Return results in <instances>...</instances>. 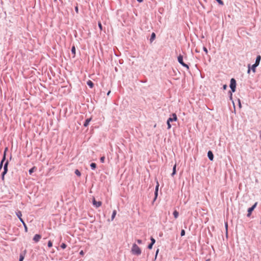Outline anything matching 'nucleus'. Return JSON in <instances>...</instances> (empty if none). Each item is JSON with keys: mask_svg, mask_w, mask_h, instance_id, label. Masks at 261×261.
I'll use <instances>...</instances> for the list:
<instances>
[{"mask_svg": "<svg viewBox=\"0 0 261 261\" xmlns=\"http://www.w3.org/2000/svg\"><path fill=\"white\" fill-rule=\"evenodd\" d=\"M131 252L133 254L136 255H139L141 254V249L138 247V246L136 244H133Z\"/></svg>", "mask_w": 261, "mask_h": 261, "instance_id": "f257e3e1", "label": "nucleus"}, {"mask_svg": "<svg viewBox=\"0 0 261 261\" xmlns=\"http://www.w3.org/2000/svg\"><path fill=\"white\" fill-rule=\"evenodd\" d=\"M236 85L237 83L236 80L234 78L231 79L229 85L230 88L231 89L230 91H232V92H234L236 91Z\"/></svg>", "mask_w": 261, "mask_h": 261, "instance_id": "f03ea898", "label": "nucleus"}, {"mask_svg": "<svg viewBox=\"0 0 261 261\" xmlns=\"http://www.w3.org/2000/svg\"><path fill=\"white\" fill-rule=\"evenodd\" d=\"M177 61L178 63L181 65L183 67H186L188 70L189 69V66L188 64L185 63L183 61V56L181 55H179L177 57Z\"/></svg>", "mask_w": 261, "mask_h": 261, "instance_id": "7ed1b4c3", "label": "nucleus"}, {"mask_svg": "<svg viewBox=\"0 0 261 261\" xmlns=\"http://www.w3.org/2000/svg\"><path fill=\"white\" fill-rule=\"evenodd\" d=\"M257 205V202H255L252 206H251L250 207H249L248 210H247V212H248V214L247 215V216L248 217H249L252 212L253 211V210L255 208V207H256Z\"/></svg>", "mask_w": 261, "mask_h": 261, "instance_id": "20e7f679", "label": "nucleus"}, {"mask_svg": "<svg viewBox=\"0 0 261 261\" xmlns=\"http://www.w3.org/2000/svg\"><path fill=\"white\" fill-rule=\"evenodd\" d=\"M177 120V117L175 113H172L170 117L168 119L167 121L168 122H172L173 121H176Z\"/></svg>", "mask_w": 261, "mask_h": 261, "instance_id": "39448f33", "label": "nucleus"}, {"mask_svg": "<svg viewBox=\"0 0 261 261\" xmlns=\"http://www.w3.org/2000/svg\"><path fill=\"white\" fill-rule=\"evenodd\" d=\"M92 203H93V205L95 207H96V208L99 207L102 204V202L101 201H96V200H95V199L94 198H93V199Z\"/></svg>", "mask_w": 261, "mask_h": 261, "instance_id": "423d86ee", "label": "nucleus"}, {"mask_svg": "<svg viewBox=\"0 0 261 261\" xmlns=\"http://www.w3.org/2000/svg\"><path fill=\"white\" fill-rule=\"evenodd\" d=\"M258 66V65H256V64H254L252 65L251 68H250V65H248V69L247 71L248 73H250L251 69L253 71V72H255L256 70V68Z\"/></svg>", "mask_w": 261, "mask_h": 261, "instance_id": "0eeeda50", "label": "nucleus"}, {"mask_svg": "<svg viewBox=\"0 0 261 261\" xmlns=\"http://www.w3.org/2000/svg\"><path fill=\"white\" fill-rule=\"evenodd\" d=\"M207 157L210 161H212L214 160V154L211 150H209L207 152Z\"/></svg>", "mask_w": 261, "mask_h": 261, "instance_id": "6e6552de", "label": "nucleus"}, {"mask_svg": "<svg viewBox=\"0 0 261 261\" xmlns=\"http://www.w3.org/2000/svg\"><path fill=\"white\" fill-rule=\"evenodd\" d=\"M41 238V236L39 234H36L33 237V241L35 242H38Z\"/></svg>", "mask_w": 261, "mask_h": 261, "instance_id": "1a4fd4ad", "label": "nucleus"}, {"mask_svg": "<svg viewBox=\"0 0 261 261\" xmlns=\"http://www.w3.org/2000/svg\"><path fill=\"white\" fill-rule=\"evenodd\" d=\"M16 215L17 216V217L19 218V220L22 222V223H23V222H24L23 221V220L21 218V216H22V214H21V211H18L16 212Z\"/></svg>", "mask_w": 261, "mask_h": 261, "instance_id": "9d476101", "label": "nucleus"}, {"mask_svg": "<svg viewBox=\"0 0 261 261\" xmlns=\"http://www.w3.org/2000/svg\"><path fill=\"white\" fill-rule=\"evenodd\" d=\"M8 165H9V161L7 160L4 165V170L3 171L8 172Z\"/></svg>", "mask_w": 261, "mask_h": 261, "instance_id": "9b49d317", "label": "nucleus"}, {"mask_svg": "<svg viewBox=\"0 0 261 261\" xmlns=\"http://www.w3.org/2000/svg\"><path fill=\"white\" fill-rule=\"evenodd\" d=\"M25 253H26V250H24L23 252H22L20 254L19 261H23V259L24 258Z\"/></svg>", "mask_w": 261, "mask_h": 261, "instance_id": "f8f14e48", "label": "nucleus"}, {"mask_svg": "<svg viewBox=\"0 0 261 261\" xmlns=\"http://www.w3.org/2000/svg\"><path fill=\"white\" fill-rule=\"evenodd\" d=\"M155 37H156V35H155V33L152 32L151 34L150 38L149 39L150 42L152 43L155 39Z\"/></svg>", "mask_w": 261, "mask_h": 261, "instance_id": "ddd939ff", "label": "nucleus"}, {"mask_svg": "<svg viewBox=\"0 0 261 261\" xmlns=\"http://www.w3.org/2000/svg\"><path fill=\"white\" fill-rule=\"evenodd\" d=\"M91 118H90L86 119L84 123V124H83L84 126L87 127L89 125V123L91 121Z\"/></svg>", "mask_w": 261, "mask_h": 261, "instance_id": "4468645a", "label": "nucleus"}, {"mask_svg": "<svg viewBox=\"0 0 261 261\" xmlns=\"http://www.w3.org/2000/svg\"><path fill=\"white\" fill-rule=\"evenodd\" d=\"M260 60H261V56L260 55L257 56L254 64H256V65H259Z\"/></svg>", "mask_w": 261, "mask_h": 261, "instance_id": "2eb2a0df", "label": "nucleus"}, {"mask_svg": "<svg viewBox=\"0 0 261 261\" xmlns=\"http://www.w3.org/2000/svg\"><path fill=\"white\" fill-rule=\"evenodd\" d=\"M87 85L90 88H92L94 87V83L91 80H88L87 82Z\"/></svg>", "mask_w": 261, "mask_h": 261, "instance_id": "dca6fc26", "label": "nucleus"}, {"mask_svg": "<svg viewBox=\"0 0 261 261\" xmlns=\"http://www.w3.org/2000/svg\"><path fill=\"white\" fill-rule=\"evenodd\" d=\"M36 167H33L29 169V173L30 175H31L35 170H36Z\"/></svg>", "mask_w": 261, "mask_h": 261, "instance_id": "f3484780", "label": "nucleus"}, {"mask_svg": "<svg viewBox=\"0 0 261 261\" xmlns=\"http://www.w3.org/2000/svg\"><path fill=\"white\" fill-rule=\"evenodd\" d=\"M90 166L92 170H95L97 166L96 164L95 163H91Z\"/></svg>", "mask_w": 261, "mask_h": 261, "instance_id": "a211bd4d", "label": "nucleus"}, {"mask_svg": "<svg viewBox=\"0 0 261 261\" xmlns=\"http://www.w3.org/2000/svg\"><path fill=\"white\" fill-rule=\"evenodd\" d=\"M176 165L175 164V165H174V166L173 167V171H172V173H171L172 176H173L176 174Z\"/></svg>", "mask_w": 261, "mask_h": 261, "instance_id": "6ab92c4d", "label": "nucleus"}, {"mask_svg": "<svg viewBox=\"0 0 261 261\" xmlns=\"http://www.w3.org/2000/svg\"><path fill=\"white\" fill-rule=\"evenodd\" d=\"M71 51V53L74 55V56H75V53H76V49L74 45L72 46Z\"/></svg>", "mask_w": 261, "mask_h": 261, "instance_id": "aec40b11", "label": "nucleus"}, {"mask_svg": "<svg viewBox=\"0 0 261 261\" xmlns=\"http://www.w3.org/2000/svg\"><path fill=\"white\" fill-rule=\"evenodd\" d=\"M173 215L174 216V217L175 219H176L178 217L179 213H178V212L176 210H174L173 213Z\"/></svg>", "mask_w": 261, "mask_h": 261, "instance_id": "412c9836", "label": "nucleus"}, {"mask_svg": "<svg viewBox=\"0 0 261 261\" xmlns=\"http://www.w3.org/2000/svg\"><path fill=\"white\" fill-rule=\"evenodd\" d=\"M117 214V212L116 210H114L112 213V215L111 216V220H113V219L115 218L116 215Z\"/></svg>", "mask_w": 261, "mask_h": 261, "instance_id": "4be33fe9", "label": "nucleus"}, {"mask_svg": "<svg viewBox=\"0 0 261 261\" xmlns=\"http://www.w3.org/2000/svg\"><path fill=\"white\" fill-rule=\"evenodd\" d=\"M7 173V172H4V171H3L2 174H1V178L3 180H4L5 179V175Z\"/></svg>", "mask_w": 261, "mask_h": 261, "instance_id": "5701e85b", "label": "nucleus"}, {"mask_svg": "<svg viewBox=\"0 0 261 261\" xmlns=\"http://www.w3.org/2000/svg\"><path fill=\"white\" fill-rule=\"evenodd\" d=\"M74 173L78 176H80L81 175V173L78 169H76Z\"/></svg>", "mask_w": 261, "mask_h": 261, "instance_id": "b1692460", "label": "nucleus"}, {"mask_svg": "<svg viewBox=\"0 0 261 261\" xmlns=\"http://www.w3.org/2000/svg\"><path fill=\"white\" fill-rule=\"evenodd\" d=\"M158 191H154V199H153V201L156 200V199L157 198V197H158Z\"/></svg>", "mask_w": 261, "mask_h": 261, "instance_id": "393cba45", "label": "nucleus"}, {"mask_svg": "<svg viewBox=\"0 0 261 261\" xmlns=\"http://www.w3.org/2000/svg\"><path fill=\"white\" fill-rule=\"evenodd\" d=\"M225 227L226 229V236H227V233H228V223H227V222H226L225 223Z\"/></svg>", "mask_w": 261, "mask_h": 261, "instance_id": "a878e982", "label": "nucleus"}, {"mask_svg": "<svg viewBox=\"0 0 261 261\" xmlns=\"http://www.w3.org/2000/svg\"><path fill=\"white\" fill-rule=\"evenodd\" d=\"M150 241H151V244H152L153 245H154L155 243V240L152 237H150Z\"/></svg>", "mask_w": 261, "mask_h": 261, "instance_id": "bb28decb", "label": "nucleus"}, {"mask_svg": "<svg viewBox=\"0 0 261 261\" xmlns=\"http://www.w3.org/2000/svg\"><path fill=\"white\" fill-rule=\"evenodd\" d=\"M60 247H61V248H62L63 249H65V248H66L67 245H66V244L65 243H62V244H61V246H60Z\"/></svg>", "mask_w": 261, "mask_h": 261, "instance_id": "cd10ccee", "label": "nucleus"}, {"mask_svg": "<svg viewBox=\"0 0 261 261\" xmlns=\"http://www.w3.org/2000/svg\"><path fill=\"white\" fill-rule=\"evenodd\" d=\"M47 246L48 247H51L53 246V242L49 240L48 241Z\"/></svg>", "mask_w": 261, "mask_h": 261, "instance_id": "c85d7f7f", "label": "nucleus"}, {"mask_svg": "<svg viewBox=\"0 0 261 261\" xmlns=\"http://www.w3.org/2000/svg\"><path fill=\"white\" fill-rule=\"evenodd\" d=\"M215 1H217L219 3V5H222V6L224 5V3L222 0H215Z\"/></svg>", "mask_w": 261, "mask_h": 261, "instance_id": "c756f323", "label": "nucleus"}, {"mask_svg": "<svg viewBox=\"0 0 261 261\" xmlns=\"http://www.w3.org/2000/svg\"><path fill=\"white\" fill-rule=\"evenodd\" d=\"M24 227V229H25V232H27L28 231V228H27V226L25 224V223L24 222H23V223H22Z\"/></svg>", "mask_w": 261, "mask_h": 261, "instance_id": "7c9ffc66", "label": "nucleus"}, {"mask_svg": "<svg viewBox=\"0 0 261 261\" xmlns=\"http://www.w3.org/2000/svg\"><path fill=\"white\" fill-rule=\"evenodd\" d=\"M105 157L104 156H102L101 157H100V161L101 163H104L105 162Z\"/></svg>", "mask_w": 261, "mask_h": 261, "instance_id": "2f4dec72", "label": "nucleus"}, {"mask_svg": "<svg viewBox=\"0 0 261 261\" xmlns=\"http://www.w3.org/2000/svg\"><path fill=\"white\" fill-rule=\"evenodd\" d=\"M167 129H169L171 127V125L170 124V122H168V121H167Z\"/></svg>", "mask_w": 261, "mask_h": 261, "instance_id": "473e14b6", "label": "nucleus"}, {"mask_svg": "<svg viewBox=\"0 0 261 261\" xmlns=\"http://www.w3.org/2000/svg\"><path fill=\"white\" fill-rule=\"evenodd\" d=\"M159 184L158 181H156V185L155 186V191H159Z\"/></svg>", "mask_w": 261, "mask_h": 261, "instance_id": "72a5a7b5", "label": "nucleus"}, {"mask_svg": "<svg viewBox=\"0 0 261 261\" xmlns=\"http://www.w3.org/2000/svg\"><path fill=\"white\" fill-rule=\"evenodd\" d=\"M185 235V230L184 229H182L180 232V236L181 237L184 236Z\"/></svg>", "mask_w": 261, "mask_h": 261, "instance_id": "f704fd0d", "label": "nucleus"}, {"mask_svg": "<svg viewBox=\"0 0 261 261\" xmlns=\"http://www.w3.org/2000/svg\"><path fill=\"white\" fill-rule=\"evenodd\" d=\"M153 245L152 244L150 243L147 246L148 249H151L152 248Z\"/></svg>", "mask_w": 261, "mask_h": 261, "instance_id": "c9c22d12", "label": "nucleus"}, {"mask_svg": "<svg viewBox=\"0 0 261 261\" xmlns=\"http://www.w3.org/2000/svg\"><path fill=\"white\" fill-rule=\"evenodd\" d=\"M98 27H99V28L100 29V30H102V26L101 23L100 22H98Z\"/></svg>", "mask_w": 261, "mask_h": 261, "instance_id": "e433bc0d", "label": "nucleus"}, {"mask_svg": "<svg viewBox=\"0 0 261 261\" xmlns=\"http://www.w3.org/2000/svg\"><path fill=\"white\" fill-rule=\"evenodd\" d=\"M203 50L206 54L208 53L207 49L205 46H203Z\"/></svg>", "mask_w": 261, "mask_h": 261, "instance_id": "4c0bfd02", "label": "nucleus"}, {"mask_svg": "<svg viewBox=\"0 0 261 261\" xmlns=\"http://www.w3.org/2000/svg\"><path fill=\"white\" fill-rule=\"evenodd\" d=\"M229 98H230V99H232V91H229Z\"/></svg>", "mask_w": 261, "mask_h": 261, "instance_id": "58836bf2", "label": "nucleus"}, {"mask_svg": "<svg viewBox=\"0 0 261 261\" xmlns=\"http://www.w3.org/2000/svg\"><path fill=\"white\" fill-rule=\"evenodd\" d=\"M222 88L224 90H226L227 88V85L226 84L223 85Z\"/></svg>", "mask_w": 261, "mask_h": 261, "instance_id": "ea45409f", "label": "nucleus"}, {"mask_svg": "<svg viewBox=\"0 0 261 261\" xmlns=\"http://www.w3.org/2000/svg\"><path fill=\"white\" fill-rule=\"evenodd\" d=\"M75 11L76 13H79V8H78V6H77L75 7Z\"/></svg>", "mask_w": 261, "mask_h": 261, "instance_id": "a19ab883", "label": "nucleus"}, {"mask_svg": "<svg viewBox=\"0 0 261 261\" xmlns=\"http://www.w3.org/2000/svg\"><path fill=\"white\" fill-rule=\"evenodd\" d=\"M159 252V249H158L155 252V259H156Z\"/></svg>", "mask_w": 261, "mask_h": 261, "instance_id": "79ce46f5", "label": "nucleus"}, {"mask_svg": "<svg viewBox=\"0 0 261 261\" xmlns=\"http://www.w3.org/2000/svg\"><path fill=\"white\" fill-rule=\"evenodd\" d=\"M6 158L5 156H3L2 159V162H6Z\"/></svg>", "mask_w": 261, "mask_h": 261, "instance_id": "37998d69", "label": "nucleus"}, {"mask_svg": "<svg viewBox=\"0 0 261 261\" xmlns=\"http://www.w3.org/2000/svg\"><path fill=\"white\" fill-rule=\"evenodd\" d=\"M137 243L139 244H141L142 243V241L141 240H140V239H138L137 240Z\"/></svg>", "mask_w": 261, "mask_h": 261, "instance_id": "c03bdc74", "label": "nucleus"}, {"mask_svg": "<svg viewBox=\"0 0 261 261\" xmlns=\"http://www.w3.org/2000/svg\"><path fill=\"white\" fill-rule=\"evenodd\" d=\"M80 254L81 255H84V252L83 251V250H81V251H80Z\"/></svg>", "mask_w": 261, "mask_h": 261, "instance_id": "a18cd8bd", "label": "nucleus"}, {"mask_svg": "<svg viewBox=\"0 0 261 261\" xmlns=\"http://www.w3.org/2000/svg\"><path fill=\"white\" fill-rule=\"evenodd\" d=\"M8 147H6V148H5V150H4V152H6V153H7V151H8Z\"/></svg>", "mask_w": 261, "mask_h": 261, "instance_id": "49530a36", "label": "nucleus"}, {"mask_svg": "<svg viewBox=\"0 0 261 261\" xmlns=\"http://www.w3.org/2000/svg\"><path fill=\"white\" fill-rule=\"evenodd\" d=\"M258 133H259V137H260V140H261V130H259V131L258 132Z\"/></svg>", "mask_w": 261, "mask_h": 261, "instance_id": "de8ad7c7", "label": "nucleus"}, {"mask_svg": "<svg viewBox=\"0 0 261 261\" xmlns=\"http://www.w3.org/2000/svg\"><path fill=\"white\" fill-rule=\"evenodd\" d=\"M3 156H5L6 158V152H4V153H3Z\"/></svg>", "mask_w": 261, "mask_h": 261, "instance_id": "09e8293b", "label": "nucleus"}, {"mask_svg": "<svg viewBox=\"0 0 261 261\" xmlns=\"http://www.w3.org/2000/svg\"><path fill=\"white\" fill-rule=\"evenodd\" d=\"M110 93H111V91H109L108 92V93H107V95L108 96V95H109V94H110Z\"/></svg>", "mask_w": 261, "mask_h": 261, "instance_id": "8fccbe9b", "label": "nucleus"}, {"mask_svg": "<svg viewBox=\"0 0 261 261\" xmlns=\"http://www.w3.org/2000/svg\"><path fill=\"white\" fill-rule=\"evenodd\" d=\"M137 2H139V3H141L143 1V0H137Z\"/></svg>", "mask_w": 261, "mask_h": 261, "instance_id": "3c124183", "label": "nucleus"}, {"mask_svg": "<svg viewBox=\"0 0 261 261\" xmlns=\"http://www.w3.org/2000/svg\"><path fill=\"white\" fill-rule=\"evenodd\" d=\"M239 105L240 107H241V102H240V100H239Z\"/></svg>", "mask_w": 261, "mask_h": 261, "instance_id": "603ef678", "label": "nucleus"}, {"mask_svg": "<svg viewBox=\"0 0 261 261\" xmlns=\"http://www.w3.org/2000/svg\"><path fill=\"white\" fill-rule=\"evenodd\" d=\"M2 167H3V165H0V170L2 169Z\"/></svg>", "mask_w": 261, "mask_h": 261, "instance_id": "864d4df0", "label": "nucleus"}, {"mask_svg": "<svg viewBox=\"0 0 261 261\" xmlns=\"http://www.w3.org/2000/svg\"><path fill=\"white\" fill-rule=\"evenodd\" d=\"M4 163V162H2V161H1V163H0V165H3V163Z\"/></svg>", "mask_w": 261, "mask_h": 261, "instance_id": "5fc2aeb1", "label": "nucleus"}, {"mask_svg": "<svg viewBox=\"0 0 261 261\" xmlns=\"http://www.w3.org/2000/svg\"><path fill=\"white\" fill-rule=\"evenodd\" d=\"M115 70L117 71V68L116 67H115Z\"/></svg>", "mask_w": 261, "mask_h": 261, "instance_id": "6e6d98bb", "label": "nucleus"}, {"mask_svg": "<svg viewBox=\"0 0 261 261\" xmlns=\"http://www.w3.org/2000/svg\"><path fill=\"white\" fill-rule=\"evenodd\" d=\"M201 5L202 6L203 8H204V6L201 4Z\"/></svg>", "mask_w": 261, "mask_h": 261, "instance_id": "4d7b16f0", "label": "nucleus"}, {"mask_svg": "<svg viewBox=\"0 0 261 261\" xmlns=\"http://www.w3.org/2000/svg\"><path fill=\"white\" fill-rule=\"evenodd\" d=\"M204 2H206L207 0H203Z\"/></svg>", "mask_w": 261, "mask_h": 261, "instance_id": "13d9d810", "label": "nucleus"}, {"mask_svg": "<svg viewBox=\"0 0 261 261\" xmlns=\"http://www.w3.org/2000/svg\"><path fill=\"white\" fill-rule=\"evenodd\" d=\"M55 2L57 1V0H54Z\"/></svg>", "mask_w": 261, "mask_h": 261, "instance_id": "bf43d9fd", "label": "nucleus"}]
</instances>
